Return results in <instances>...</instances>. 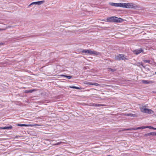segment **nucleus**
Listing matches in <instances>:
<instances>
[{"label": "nucleus", "instance_id": "obj_36", "mask_svg": "<svg viewBox=\"0 0 156 156\" xmlns=\"http://www.w3.org/2000/svg\"><path fill=\"white\" fill-rule=\"evenodd\" d=\"M153 129L156 130V128H154Z\"/></svg>", "mask_w": 156, "mask_h": 156}, {"label": "nucleus", "instance_id": "obj_23", "mask_svg": "<svg viewBox=\"0 0 156 156\" xmlns=\"http://www.w3.org/2000/svg\"><path fill=\"white\" fill-rule=\"evenodd\" d=\"M133 114H132L129 113V114H126L125 115H127L129 116H133Z\"/></svg>", "mask_w": 156, "mask_h": 156}, {"label": "nucleus", "instance_id": "obj_9", "mask_svg": "<svg viewBox=\"0 0 156 156\" xmlns=\"http://www.w3.org/2000/svg\"><path fill=\"white\" fill-rule=\"evenodd\" d=\"M123 54H119L115 57V58H126Z\"/></svg>", "mask_w": 156, "mask_h": 156}, {"label": "nucleus", "instance_id": "obj_18", "mask_svg": "<svg viewBox=\"0 0 156 156\" xmlns=\"http://www.w3.org/2000/svg\"><path fill=\"white\" fill-rule=\"evenodd\" d=\"M91 85L96 86H100V85L99 84H98L97 83H91Z\"/></svg>", "mask_w": 156, "mask_h": 156}, {"label": "nucleus", "instance_id": "obj_20", "mask_svg": "<svg viewBox=\"0 0 156 156\" xmlns=\"http://www.w3.org/2000/svg\"><path fill=\"white\" fill-rule=\"evenodd\" d=\"M150 134L151 136H156V133L154 132H152L150 133Z\"/></svg>", "mask_w": 156, "mask_h": 156}, {"label": "nucleus", "instance_id": "obj_17", "mask_svg": "<svg viewBox=\"0 0 156 156\" xmlns=\"http://www.w3.org/2000/svg\"><path fill=\"white\" fill-rule=\"evenodd\" d=\"M108 70L109 71H111L112 72H113L116 71V69H112L110 68H108Z\"/></svg>", "mask_w": 156, "mask_h": 156}, {"label": "nucleus", "instance_id": "obj_21", "mask_svg": "<svg viewBox=\"0 0 156 156\" xmlns=\"http://www.w3.org/2000/svg\"><path fill=\"white\" fill-rule=\"evenodd\" d=\"M123 3H119V7L123 8Z\"/></svg>", "mask_w": 156, "mask_h": 156}, {"label": "nucleus", "instance_id": "obj_5", "mask_svg": "<svg viewBox=\"0 0 156 156\" xmlns=\"http://www.w3.org/2000/svg\"><path fill=\"white\" fill-rule=\"evenodd\" d=\"M143 51L144 50L142 48H140L134 50L133 51V52L134 54H136V55H138V54H139L142 52H143Z\"/></svg>", "mask_w": 156, "mask_h": 156}, {"label": "nucleus", "instance_id": "obj_2", "mask_svg": "<svg viewBox=\"0 0 156 156\" xmlns=\"http://www.w3.org/2000/svg\"><path fill=\"white\" fill-rule=\"evenodd\" d=\"M140 108L141 111L143 113L149 114H153L154 113V111L152 110L146 108L144 106L140 107Z\"/></svg>", "mask_w": 156, "mask_h": 156}, {"label": "nucleus", "instance_id": "obj_31", "mask_svg": "<svg viewBox=\"0 0 156 156\" xmlns=\"http://www.w3.org/2000/svg\"><path fill=\"white\" fill-rule=\"evenodd\" d=\"M95 106H98V107H99L100 106H101V104H99L96 105Z\"/></svg>", "mask_w": 156, "mask_h": 156}, {"label": "nucleus", "instance_id": "obj_14", "mask_svg": "<svg viewBox=\"0 0 156 156\" xmlns=\"http://www.w3.org/2000/svg\"><path fill=\"white\" fill-rule=\"evenodd\" d=\"M62 76H64L65 77H66L67 78H68L69 79H70L72 77V76H67V75H61Z\"/></svg>", "mask_w": 156, "mask_h": 156}, {"label": "nucleus", "instance_id": "obj_29", "mask_svg": "<svg viewBox=\"0 0 156 156\" xmlns=\"http://www.w3.org/2000/svg\"><path fill=\"white\" fill-rule=\"evenodd\" d=\"M11 26H8L5 29H6V30L8 28H11Z\"/></svg>", "mask_w": 156, "mask_h": 156}, {"label": "nucleus", "instance_id": "obj_38", "mask_svg": "<svg viewBox=\"0 0 156 156\" xmlns=\"http://www.w3.org/2000/svg\"><path fill=\"white\" fill-rule=\"evenodd\" d=\"M155 74H156V72L155 73Z\"/></svg>", "mask_w": 156, "mask_h": 156}, {"label": "nucleus", "instance_id": "obj_4", "mask_svg": "<svg viewBox=\"0 0 156 156\" xmlns=\"http://www.w3.org/2000/svg\"><path fill=\"white\" fill-rule=\"evenodd\" d=\"M18 126H39V125L37 124H18L17 125Z\"/></svg>", "mask_w": 156, "mask_h": 156}, {"label": "nucleus", "instance_id": "obj_12", "mask_svg": "<svg viewBox=\"0 0 156 156\" xmlns=\"http://www.w3.org/2000/svg\"><path fill=\"white\" fill-rule=\"evenodd\" d=\"M110 5L116 7H119V3H111Z\"/></svg>", "mask_w": 156, "mask_h": 156}, {"label": "nucleus", "instance_id": "obj_24", "mask_svg": "<svg viewBox=\"0 0 156 156\" xmlns=\"http://www.w3.org/2000/svg\"><path fill=\"white\" fill-rule=\"evenodd\" d=\"M91 83L92 82H91L85 81L84 83V84H86L91 85Z\"/></svg>", "mask_w": 156, "mask_h": 156}, {"label": "nucleus", "instance_id": "obj_8", "mask_svg": "<svg viewBox=\"0 0 156 156\" xmlns=\"http://www.w3.org/2000/svg\"><path fill=\"white\" fill-rule=\"evenodd\" d=\"M91 55H101V53L95 51H92L91 50V52L90 53Z\"/></svg>", "mask_w": 156, "mask_h": 156}, {"label": "nucleus", "instance_id": "obj_1", "mask_svg": "<svg viewBox=\"0 0 156 156\" xmlns=\"http://www.w3.org/2000/svg\"><path fill=\"white\" fill-rule=\"evenodd\" d=\"M124 20V19L116 16H112L107 18L106 19V22L112 23H120L123 22Z\"/></svg>", "mask_w": 156, "mask_h": 156}, {"label": "nucleus", "instance_id": "obj_32", "mask_svg": "<svg viewBox=\"0 0 156 156\" xmlns=\"http://www.w3.org/2000/svg\"><path fill=\"white\" fill-rule=\"evenodd\" d=\"M6 30V29H2L0 28V31L1 30Z\"/></svg>", "mask_w": 156, "mask_h": 156}, {"label": "nucleus", "instance_id": "obj_26", "mask_svg": "<svg viewBox=\"0 0 156 156\" xmlns=\"http://www.w3.org/2000/svg\"><path fill=\"white\" fill-rule=\"evenodd\" d=\"M146 128H148L150 129H154V127L151 126H146Z\"/></svg>", "mask_w": 156, "mask_h": 156}, {"label": "nucleus", "instance_id": "obj_35", "mask_svg": "<svg viewBox=\"0 0 156 156\" xmlns=\"http://www.w3.org/2000/svg\"><path fill=\"white\" fill-rule=\"evenodd\" d=\"M3 44V43H0V45H2Z\"/></svg>", "mask_w": 156, "mask_h": 156}, {"label": "nucleus", "instance_id": "obj_28", "mask_svg": "<svg viewBox=\"0 0 156 156\" xmlns=\"http://www.w3.org/2000/svg\"><path fill=\"white\" fill-rule=\"evenodd\" d=\"M62 143V142H59L55 144V145H59V144H61Z\"/></svg>", "mask_w": 156, "mask_h": 156}, {"label": "nucleus", "instance_id": "obj_3", "mask_svg": "<svg viewBox=\"0 0 156 156\" xmlns=\"http://www.w3.org/2000/svg\"><path fill=\"white\" fill-rule=\"evenodd\" d=\"M127 7H126V8L129 9H137L140 8L139 5L131 3H127Z\"/></svg>", "mask_w": 156, "mask_h": 156}, {"label": "nucleus", "instance_id": "obj_6", "mask_svg": "<svg viewBox=\"0 0 156 156\" xmlns=\"http://www.w3.org/2000/svg\"><path fill=\"white\" fill-rule=\"evenodd\" d=\"M44 2H45V1L44 0L34 2H32V3H31L29 5V6H30L31 5H34V4L40 5L43 4L44 3Z\"/></svg>", "mask_w": 156, "mask_h": 156}, {"label": "nucleus", "instance_id": "obj_15", "mask_svg": "<svg viewBox=\"0 0 156 156\" xmlns=\"http://www.w3.org/2000/svg\"><path fill=\"white\" fill-rule=\"evenodd\" d=\"M147 128L146 126H143L141 127H138L136 128H135V130L139 129H144Z\"/></svg>", "mask_w": 156, "mask_h": 156}, {"label": "nucleus", "instance_id": "obj_30", "mask_svg": "<svg viewBox=\"0 0 156 156\" xmlns=\"http://www.w3.org/2000/svg\"><path fill=\"white\" fill-rule=\"evenodd\" d=\"M70 87L71 88H73V89H75L76 87L74 86H73L71 87Z\"/></svg>", "mask_w": 156, "mask_h": 156}, {"label": "nucleus", "instance_id": "obj_27", "mask_svg": "<svg viewBox=\"0 0 156 156\" xmlns=\"http://www.w3.org/2000/svg\"><path fill=\"white\" fill-rule=\"evenodd\" d=\"M124 5H123V8H126L127 7V3H123Z\"/></svg>", "mask_w": 156, "mask_h": 156}, {"label": "nucleus", "instance_id": "obj_7", "mask_svg": "<svg viewBox=\"0 0 156 156\" xmlns=\"http://www.w3.org/2000/svg\"><path fill=\"white\" fill-rule=\"evenodd\" d=\"M81 52L83 53H84L85 55H88V54L90 55L91 52V49H82Z\"/></svg>", "mask_w": 156, "mask_h": 156}, {"label": "nucleus", "instance_id": "obj_33", "mask_svg": "<svg viewBox=\"0 0 156 156\" xmlns=\"http://www.w3.org/2000/svg\"><path fill=\"white\" fill-rule=\"evenodd\" d=\"M75 89H80V88H79V87H76Z\"/></svg>", "mask_w": 156, "mask_h": 156}, {"label": "nucleus", "instance_id": "obj_13", "mask_svg": "<svg viewBox=\"0 0 156 156\" xmlns=\"http://www.w3.org/2000/svg\"><path fill=\"white\" fill-rule=\"evenodd\" d=\"M34 91V90H25L24 92L27 93H31L33 92Z\"/></svg>", "mask_w": 156, "mask_h": 156}, {"label": "nucleus", "instance_id": "obj_34", "mask_svg": "<svg viewBox=\"0 0 156 156\" xmlns=\"http://www.w3.org/2000/svg\"><path fill=\"white\" fill-rule=\"evenodd\" d=\"M101 106H105V105H104V104H101Z\"/></svg>", "mask_w": 156, "mask_h": 156}, {"label": "nucleus", "instance_id": "obj_25", "mask_svg": "<svg viewBox=\"0 0 156 156\" xmlns=\"http://www.w3.org/2000/svg\"><path fill=\"white\" fill-rule=\"evenodd\" d=\"M150 136L151 135H150V133H147L145 134L144 135V136L145 137H147V136Z\"/></svg>", "mask_w": 156, "mask_h": 156}, {"label": "nucleus", "instance_id": "obj_10", "mask_svg": "<svg viewBox=\"0 0 156 156\" xmlns=\"http://www.w3.org/2000/svg\"><path fill=\"white\" fill-rule=\"evenodd\" d=\"M142 82L143 83L145 84L152 83H154V81L150 80H142Z\"/></svg>", "mask_w": 156, "mask_h": 156}, {"label": "nucleus", "instance_id": "obj_11", "mask_svg": "<svg viewBox=\"0 0 156 156\" xmlns=\"http://www.w3.org/2000/svg\"><path fill=\"white\" fill-rule=\"evenodd\" d=\"M12 128V126H6L4 127H0V129H10Z\"/></svg>", "mask_w": 156, "mask_h": 156}, {"label": "nucleus", "instance_id": "obj_19", "mask_svg": "<svg viewBox=\"0 0 156 156\" xmlns=\"http://www.w3.org/2000/svg\"><path fill=\"white\" fill-rule=\"evenodd\" d=\"M136 65H137L138 66H143L142 63V62L136 63Z\"/></svg>", "mask_w": 156, "mask_h": 156}, {"label": "nucleus", "instance_id": "obj_22", "mask_svg": "<svg viewBox=\"0 0 156 156\" xmlns=\"http://www.w3.org/2000/svg\"><path fill=\"white\" fill-rule=\"evenodd\" d=\"M127 130H135V128H130L128 129H126Z\"/></svg>", "mask_w": 156, "mask_h": 156}, {"label": "nucleus", "instance_id": "obj_37", "mask_svg": "<svg viewBox=\"0 0 156 156\" xmlns=\"http://www.w3.org/2000/svg\"><path fill=\"white\" fill-rule=\"evenodd\" d=\"M126 129H124L123 130H122V131H126Z\"/></svg>", "mask_w": 156, "mask_h": 156}, {"label": "nucleus", "instance_id": "obj_16", "mask_svg": "<svg viewBox=\"0 0 156 156\" xmlns=\"http://www.w3.org/2000/svg\"><path fill=\"white\" fill-rule=\"evenodd\" d=\"M144 61L145 62V63H147V62H148V63H149V64H152V63H151V61L149 59H147V60H144Z\"/></svg>", "mask_w": 156, "mask_h": 156}]
</instances>
